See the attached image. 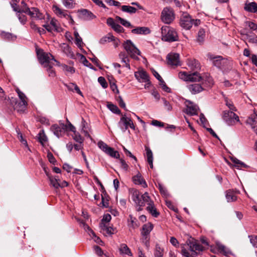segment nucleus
<instances>
[{"label":"nucleus","mask_w":257,"mask_h":257,"mask_svg":"<svg viewBox=\"0 0 257 257\" xmlns=\"http://www.w3.org/2000/svg\"><path fill=\"white\" fill-rule=\"evenodd\" d=\"M132 199L136 205L138 211L142 210V207L147 204V210L153 217H157L159 215V212L157 211L154 202L151 199L147 192H145L141 196L139 191L135 190L132 193Z\"/></svg>","instance_id":"1"},{"label":"nucleus","mask_w":257,"mask_h":257,"mask_svg":"<svg viewBox=\"0 0 257 257\" xmlns=\"http://www.w3.org/2000/svg\"><path fill=\"white\" fill-rule=\"evenodd\" d=\"M204 249V247L199 243L196 242H191L187 245V248H185L184 246L182 247L181 252L182 255L185 257H194Z\"/></svg>","instance_id":"2"},{"label":"nucleus","mask_w":257,"mask_h":257,"mask_svg":"<svg viewBox=\"0 0 257 257\" xmlns=\"http://www.w3.org/2000/svg\"><path fill=\"white\" fill-rule=\"evenodd\" d=\"M200 24L199 19H193L187 13L182 14L180 19V25L181 27L185 30H189L193 25L198 26Z\"/></svg>","instance_id":"3"},{"label":"nucleus","mask_w":257,"mask_h":257,"mask_svg":"<svg viewBox=\"0 0 257 257\" xmlns=\"http://www.w3.org/2000/svg\"><path fill=\"white\" fill-rule=\"evenodd\" d=\"M162 39L166 42H172L178 40L176 30L168 26H164L161 28Z\"/></svg>","instance_id":"4"},{"label":"nucleus","mask_w":257,"mask_h":257,"mask_svg":"<svg viewBox=\"0 0 257 257\" xmlns=\"http://www.w3.org/2000/svg\"><path fill=\"white\" fill-rule=\"evenodd\" d=\"M37 55L40 63L44 67H47L54 62L59 64V62L55 59L53 55L49 53L44 52L42 49L37 50Z\"/></svg>","instance_id":"5"},{"label":"nucleus","mask_w":257,"mask_h":257,"mask_svg":"<svg viewBox=\"0 0 257 257\" xmlns=\"http://www.w3.org/2000/svg\"><path fill=\"white\" fill-rule=\"evenodd\" d=\"M222 118L224 122L228 126H233L236 122L241 124L239 116L233 111L224 110L222 113Z\"/></svg>","instance_id":"6"},{"label":"nucleus","mask_w":257,"mask_h":257,"mask_svg":"<svg viewBox=\"0 0 257 257\" xmlns=\"http://www.w3.org/2000/svg\"><path fill=\"white\" fill-rule=\"evenodd\" d=\"M123 47L131 57L136 60L139 59L138 56L140 55L141 52L131 40H127L125 41L123 44Z\"/></svg>","instance_id":"7"},{"label":"nucleus","mask_w":257,"mask_h":257,"mask_svg":"<svg viewBox=\"0 0 257 257\" xmlns=\"http://www.w3.org/2000/svg\"><path fill=\"white\" fill-rule=\"evenodd\" d=\"M117 125L123 133H124L129 127L134 130H135V125L133 120L130 117L127 116L126 114L121 115Z\"/></svg>","instance_id":"8"},{"label":"nucleus","mask_w":257,"mask_h":257,"mask_svg":"<svg viewBox=\"0 0 257 257\" xmlns=\"http://www.w3.org/2000/svg\"><path fill=\"white\" fill-rule=\"evenodd\" d=\"M175 18L173 9L170 7H165L163 9L161 14V21L166 24H171Z\"/></svg>","instance_id":"9"},{"label":"nucleus","mask_w":257,"mask_h":257,"mask_svg":"<svg viewBox=\"0 0 257 257\" xmlns=\"http://www.w3.org/2000/svg\"><path fill=\"white\" fill-rule=\"evenodd\" d=\"M180 79L185 81L197 82L200 81L202 79L200 74L198 72L188 73L186 72H180L178 73Z\"/></svg>","instance_id":"10"},{"label":"nucleus","mask_w":257,"mask_h":257,"mask_svg":"<svg viewBox=\"0 0 257 257\" xmlns=\"http://www.w3.org/2000/svg\"><path fill=\"white\" fill-rule=\"evenodd\" d=\"M97 146L100 149L107 155L116 159L119 158L118 152L115 151L112 148L109 147L103 141H99L97 143Z\"/></svg>","instance_id":"11"},{"label":"nucleus","mask_w":257,"mask_h":257,"mask_svg":"<svg viewBox=\"0 0 257 257\" xmlns=\"http://www.w3.org/2000/svg\"><path fill=\"white\" fill-rule=\"evenodd\" d=\"M207 56L212 62L213 65L219 69H222L225 64L226 63V60L221 56L208 53Z\"/></svg>","instance_id":"12"},{"label":"nucleus","mask_w":257,"mask_h":257,"mask_svg":"<svg viewBox=\"0 0 257 257\" xmlns=\"http://www.w3.org/2000/svg\"><path fill=\"white\" fill-rule=\"evenodd\" d=\"M22 12L29 15L31 18L35 20H40L44 18V15L37 8H29L27 7L25 9L22 10Z\"/></svg>","instance_id":"13"},{"label":"nucleus","mask_w":257,"mask_h":257,"mask_svg":"<svg viewBox=\"0 0 257 257\" xmlns=\"http://www.w3.org/2000/svg\"><path fill=\"white\" fill-rule=\"evenodd\" d=\"M154 227L153 224L148 222L143 225L141 231V234L143 236V242L145 243L146 245L149 243L150 240V234Z\"/></svg>","instance_id":"14"},{"label":"nucleus","mask_w":257,"mask_h":257,"mask_svg":"<svg viewBox=\"0 0 257 257\" xmlns=\"http://www.w3.org/2000/svg\"><path fill=\"white\" fill-rule=\"evenodd\" d=\"M186 108L185 112L190 115H195L198 114L199 108L198 106L191 102L190 101H186L185 102Z\"/></svg>","instance_id":"15"},{"label":"nucleus","mask_w":257,"mask_h":257,"mask_svg":"<svg viewBox=\"0 0 257 257\" xmlns=\"http://www.w3.org/2000/svg\"><path fill=\"white\" fill-rule=\"evenodd\" d=\"M167 61L169 65L177 66L180 65V56L178 53H170L167 56Z\"/></svg>","instance_id":"16"},{"label":"nucleus","mask_w":257,"mask_h":257,"mask_svg":"<svg viewBox=\"0 0 257 257\" xmlns=\"http://www.w3.org/2000/svg\"><path fill=\"white\" fill-rule=\"evenodd\" d=\"M64 127H66V125L54 124L51 126V130L56 137L59 138L65 132Z\"/></svg>","instance_id":"17"},{"label":"nucleus","mask_w":257,"mask_h":257,"mask_svg":"<svg viewBox=\"0 0 257 257\" xmlns=\"http://www.w3.org/2000/svg\"><path fill=\"white\" fill-rule=\"evenodd\" d=\"M135 76L140 82L148 81L150 79L147 73L143 70L135 72Z\"/></svg>","instance_id":"18"},{"label":"nucleus","mask_w":257,"mask_h":257,"mask_svg":"<svg viewBox=\"0 0 257 257\" xmlns=\"http://www.w3.org/2000/svg\"><path fill=\"white\" fill-rule=\"evenodd\" d=\"M52 9L55 14L60 18H65L67 19L68 18H71V16L69 15L67 11L61 9L56 5H54Z\"/></svg>","instance_id":"19"},{"label":"nucleus","mask_w":257,"mask_h":257,"mask_svg":"<svg viewBox=\"0 0 257 257\" xmlns=\"http://www.w3.org/2000/svg\"><path fill=\"white\" fill-rule=\"evenodd\" d=\"M216 245L217 248L220 252L222 253L224 255L228 256L231 255L234 256V254L231 252L229 248H227L220 242H217Z\"/></svg>","instance_id":"20"},{"label":"nucleus","mask_w":257,"mask_h":257,"mask_svg":"<svg viewBox=\"0 0 257 257\" xmlns=\"http://www.w3.org/2000/svg\"><path fill=\"white\" fill-rule=\"evenodd\" d=\"M189 91L193 94H195L201 92L203 88L200 84L194 83L187 86Z\"/></svg>","instance_id":"21"},{"label":"nucleus","mask_w":257,"mask_h":257,"mask_svg":"<svg viewBox=\"0 0 257 257\" xmlns=\"http://www.w3.org/2000/svg\"><path fill=\"white\" fill-rule=\"evenodd\" d=\"M244 9L246 12L257 14V4L255 2H246Z\"/></svg>","instance_id":"22"},{"label":"nucleus","mask_w":257,"mask_h":257,"mask_svg":"<svg viewBox=\"0 0 257 257\" xmlns=\"http://www.w3.org/2000/svg\"><path fill=\"white\" fill-rule=\"evenodd\" d=\"M133 181L134 183L136 185H141L144 188L147 187L146 182L143 179L140 173H138L133 178Z\"/></svg>","instance_id":"23"},{"label":"nucleus","mask_w":257,"mask_h":257,"mask_svg":"<svg viewBox=\"0 0 257 257\" xmlns=\"http://www.w3.org/2000/svg\"><path fill=\"white\" fill-rule=\"evenodd\" d=\"M119 58L120 59L121 62L124 63V66L128 69H131L130 64V60L128 55L124 52H121L118 55Z\"/></svg>","instance_id":"24"},{"label":"nucleus","mask_w":257,"mask_h":257,"mask_svg":"<svg viewBox=\"0 0 257 257\" xmlns=\"http://www.w3.org/2000/svg\"><path fill=\"white\" fill-rule=\"evenodd\" d=\"M236 192L232 190H228L225 192V197L228 202H234L236 200Z\"/></svg>","instance_id":"25"},{"label":"nucleus","mask_w":257,"mask_h":257,"mask_svg":"<svg viewBox=\"0 0 257 257\" xmlns=\"http://www.w3.org/2000/svg\"><path fill=\"white\" fill-rule=\"evenodd\" d=\"M188 66L192 69H199L200 68V64L197 60L194 59H188L187 61Z\"/></svg>","instance_id":"26"},{"label":"nucleus","mask_w":257,"mask_h":257,"mask_svg":"<svg viewBox=\"0 0 257 257\" xmlns=\"http://www.w3.org/2000/svg\"><path fill=\"white\" fill-rule=\"evenodd\" d=\"M14 102L15 103V104L14 105V108L17 110L18 112L24 111L27 105H25V106H23L22 105L23 100H21L20 102H17L16 101V99H14L11 100L12 103H13Z\"/></svg>","instance_id":"27"},{"label":"nucleus","mask_w":257,"mask_h":257,"mask_svg":"<svg viewBox=\"0 0 257 257\" xmlns=\"http://www.w3.org/2000/svg\"><path fill=\"white\" fill-rule=\"evenodd\" d=\"M145 150L146 151V155L147 157V161L150 166V168L153 169V153L151 150L148 147H145Z\"/></svg>","instance_id":"28"},{"label":"nucleus","mask_w":257,"mask_h":257,"mask_svg":"<svg viewBox=\"0 0 257 257\" xmlns=\"http://www.w3.org/2000/svg\"><path fill=\"white\" fill-rule=\"evenodd\" d=\"M47 176H48L49 180L50 182V185L53 187L55 189L59 188L61 185L58 182V179H57L55 177H53L52 176H50L48 173H46Z\"/></svg>","instance_id":"29"},{"label":"nucleus","mask_w":257,"mask_h":257,"mask_svg":"<svg viewBox=\"0 0 257 257\" xmlns=\"http://www.w3.org/2000/svg\"><path fill=\"white\" fill-rule=\"evenodd\" d=\"M100 226L103 233L108 235L113 234V228L111 226H108L106 223H100Z\"/></svg>","instance_id":"30"},{"label":"nucleus","mask_w":257,"mask_h":257,"mask_svg":"<svg viewBox=\"0 0 257 257\" xmlns=\"http://www.w3.org/2000/svg\"><path fill=\"white\" fill-rule=\"evenodd\" d=\"M133 34H147L150 33V30L147 27H138L132 30Z\"/></svg>","instance_id":"31"},{"label":"nucleus","mask_w":257,"mask_h":257,"mask_svg":"<svg viewBox=\"0 0 257 257\" xmlns=\"http://www.w3.org/2000/svg\"><path fill=\"white\" fill-rule=\"evenodd\" d=\"M81 119H82L81 124V131L84 133V135L86 137L90 138V136L89 135V133H88L89 128L87 125V123L83 117H82Z\"/></svg>","instance_id":"32"},{"label":"nucleus","mask_w":257,"mask_h":257,"mask_svg":"<svg viewBox=\"0 0 257 257\" xmlns=\"http://www.w3.org/2000/svg\"><path fill=\"white\" fill-rule=\"evenodd\" d=\"M231 161L234 163V166L237 169H241L243 168H246L248 167V166L245 164L243 162L240 161L238 159L236 158H231Z\"/></svg>","instance_id":"33"},{"label":"nucleus","mask_w":257,"mask_h":257,"mask_svg":"<svg viewBox=\"0 0 257 257\" xmlns=\"http://www.w3.org/2000/svg\"><path fill=\"white\" fill-rule=\"evenodd\" d=\"M128 226L130 228L133 229H135L138 227L137 219L131 214L129 215V219H128Z\"/></svg>","instance_id":"34"},{"label":"nucleus","mask_w":257,"mask_h":257,"mask_svg":"<svg viewBox=\"0 0 257 257\" xmlns=\"http://www.w3.org/2000/svg\"><path fill=\"white\" fill-rule=\"evenodd\" d=\"M61 49L64 53H65L67 56L70 57H73L74 54L71 50V48L66 44H63L61 46Z\"/></svg>","instance_id":"35"},{"label":"nucleus","mask_w":257,"mask_h":257,"mask_svg":"<svg viewBox=\"0 0 257 257\" xmlns=\"http://www.w3.org/2000/svg\"><path fill=\"white\" fill-rule=\"evenodd\" d=\"M121 10L122 12L128 13L130 14H135L137 9L130 6L123 5L121 6Z\"/></svg>","instance_id":"36"},{"label":"nucleus","mask_w":257,"mask_h":257,"mask_svg":"<svg viewBox=\"0 0 257 257\" xmlns=\"http://www.w3.org/2000/svg\"><path fill=\"white\" fill-rule=\"evenodd\" d=\"M50 25L53 27L54 31L60 32L62 31V28L59 26V24L55 19H52L50 22Z\"/></svg>","instance_id":"37"},{"label":"nucleus","mask_w":257,"mask_h":257,"mask_svg":"<svg viewBox=\"0 0 257 257\" xmlns=\"http://www.w3.org/2000/svg\"><path fill=\"white\" fill-rule=\"evenodd\" d=\"M1 37L8 41H14L16 39V36L12 33L3 32L1 33Z\"/></svg>","instance_id":"38"},{"label":"nucleus","mask_w":257,"mask_h":257,"mask_svg":"<svg viewBox=\"0 0 257 257\" xmlns=\"http://www.w3.org/2000/svg\"><path fill=\"white\" fill-rule=\"evenodd\" d=\"M205 37V31L203 29H200L198 32L197 37V41L201 44L202 43Z\"/></svg>","instance_id":"39"},{"label":"nucleus","mask_w":257,"mask_h":257,"mask_svg":"<svg viewBox=\"0 0 257 257\" xmlns=\"http://www.w3.org/2000/svg\"><path fill=\"white\" fill-rule=\"evenodd\" d=\"M119 251L121 253L126 254L128 255H132L131 250L126 244L122 243L120 244L119 247Z\"/></svg>","instance_id":"40"},{"label":"nucleus","mask_w":257,"mask_h":257,"mask_svg":"<svg viewBox=\"0 0 257 257\" xmlns=\"http://www.w3.org/2000/svg\"><path fill=\"white\" fill-rule=\"evenodd\" d=\"M74 35L75 38V44L78 48H81L83 46V44L82 38L80 37L79 33L77 31H74Z\"/></svg>","instance_id":"41"},{"label":"nucleus","mask_w":257,"mask_h":257,"mask_svg":"<svg viewBox=\"0 0 257 257\" xmlns=\"http://www.w3.org/2000/svg\"><path fill=\"white\" fill-rule=\"evenodd\" d=\"M81 14L85 19L87 20H92L95 18V16L91 12L85 9L82 10Z\"/></svg>","instance_id":"42"},{"label":"nucleus","mask_w":257,"mask_h":257,"mask_svg":"<svg viewBox=\"0 0 257 257\" xmlns=\"http://www.w3.org/2000/svg\"><path fill=\"white\" fill-rule=\"evenodd\" d=\"M107 107L113 113L118 114H120V111L116 105L111 103L108 102Z\"/></svg>","instance_id":"43"},{"label":"nucleus","mask_w":257,"mask_h":257,"mask_svg":"<svg viewBox=\"0 0 257 257\" xmlns=\"http://www.w3.org/2000/svg\"><path fill=\"white\" fill-rule=\"evenodd\" d=\"M112 40H114V36L109 33L107 36L101 38L99 40V43L104 44L106 42H111Z\"/></svg>","instance_id":"44"},{"label":"nucleus","mask_w":257,"mask_h":257,"mask_svg":"<svg viewBox=\"0 0 257 257\" xmlns=\"http://www.w3.org/2000/svg\"><path fill=\"white\" fill-rule=\"evenodd\" d=\"M22 10L21 11H18L16 14L17 16L20 21V22L22 24L24 25L26 24L27 19V17L23 14Z\"/></svg>","instance_id":"45"},{"label":"nucleus","mask_w":257,"mask_h":257,"mask_svg":"<svg viewBox=\"0 0 257 257\" xmlns=\"http://www.w3.org/2000/svg\"><path fill=\"white\" fill-rule=\"evenodd\" d=\"M248 39V42L257 44V36L254 35H250L248 33H246L243 34Z\"/></svg>","instance_id":"46"},{"label":"nucleus","mask_w":257,"mask_h":257,"mask_svg":"<svg viewBox=\"0 0 257 257\" xmlns=\"http://www.w3.org/2000/svg\"><path fill=\"white\" fill-rule=\"evenodd\" d=\"M116 20L118 21L122 25L127 28H132L131 24L127 20L123 19L120 17L116 16Z\"/></svg>","instance_id":"47"},{"label":"nucleus","mask_w":257,"mask_h":257,"mask_svg":"<svg viewBox=\"0 0 257 257\" xmlns=\"http://www.w3.org/2000/svg\"><path fill=\"white\" fill-rule=\"evenodd\" d=\"M89 230V235L92 237V239L94 240L95 242H96L97 243L99 244H101V243L102 242V240L100 239V238L97 236L94 231L90 229L89 227H88Z\"/></svg>","instance_id":"48"},{"label":"nucleus","mask_w":257,"mask_h":257,"mask_svg":"<svg viewBox=\"0 0 257 257\" xmlns=\"http://www.w3.org/2000/svg\"><path fill=\"white\" fill-rule=\"evenodd\" d=\"M16 91L18 94V96L19 97V98L21 100H23V104L22 105L23 106H25V105H27V102L26 100V96L25 94L23 93L22 91H21L19 89H16Z\"/></svg>","instance_id":"49"},{"label":"nucleus","mask_w":257,"mask_h":257,"mask_svg":"<svg viewBox=\"0 0 257 257\" xmlns=\"http://www.w3.org/2000/svg\"><path fill=\"white\" fill-rule=\"evenodd\" d=\"M72 137L73 139L78 143H83L84 139L81 136L79 133L76 131L73 133Z\"/></svg>","instance_id":"50"},{"label":"nucleus","mask_w":257,"mask_h":257,"mask_svg":"<svg viewBox=\"0 0 257 257\" xmlns=\"http://www.w3.org/2000/svg\"><path fill=\"white\" fill-rule=\"evenodd\" d=\"M16 132L18 135V138L19 140V141L23 144L24 145H25L26 147H28V143L27 141L23 138V135L22 133H21L20 130L18 128H16Z\"/></svg>","instance_id":"51"},{"label":"nucleus","mask_w":257,"mask_h":257,"mask_svg":"<svg viewBox=\"0 0 257 257\" xmlns=\"http://www.w3.org/2000/svg\"><path fill=\"white\" fill-rule=\"evenodd\" d=\"M225 104L229 109V111H236L237 110L236 107L234 106L232 101L227 99V98L225 99Z\"/></svg>","instance_id":"52"},{"label":"nucleus","mask_w":257,"mask_h":257,"mask_svg":"<svg viewBox=\"0 0 257 257\" xmlns=\"http://www.w3.org/2000/svg\"><path fill=\"white\" fill-rule=\"evenodd\" d=\"M38 140L41 144L43 145L47 142V139L45 135L44 134L43 131L40 132L38 135Z\"/></svg>","instance_id":"53"},{"label":"nucleus","mask_w":257,"mask_h":257,"mask_svg":"<svg viewBox=\"0 0 257 257\" xmlns=\"http://www.w3.org/2000/svg\"><path fill=\"white\" fill-rule=\"evenodd\" d=\"M54 65V64L53 63L50 64V66H48L47 67H45L46 68L49 76L52 77H54L55 76V72L53 69V66Z\"/></svg>","instance_id":"54"},{"label":"nucleus","mask_w":257,"mask_h":257,"mask_svg":"<svg viewBox=\"0 0 257 257\" xmlns=\"http://www.w3.org/2000/svg\"><path fill=\"white\" fill-rule=\"evenodd\" d=\"M155 257H163V249L157 245L154 252Z\"/></svg>","instance_id":"55"},{"label":"nucleus","mask_w":257,"mask_h":257,"mask_svg":"<svg viewBox=\"0 0 257 257\" xmlns=\"http://www.w3.org/2000/svg\"><path fill=\"white\" fill-rule=\"evenodd\" d=\"M66 86L67 88L70 90H73V89L79 94H81V92L79 88V87L77 86V85H76L74 83H70L68 85H66Z\"/></svg>","instance_id":"56"},{"label":"nucleus","mask_w":257,"mask_h":257,"mask_svg":"<svg viewBox=\"0 0 257 257\" xmlns=\"http://www.w3.org/2000/svg\"><path fill=\"white\" fill-rule=\"evenodd\" d=\"M62 68L63 70L66 72L70 73L71 74H73L75 72V69L73 67L64 64L62 66Z\"/></svg>","instance_id":"57"},{"label":"nucleus","mask_w":257,"mask_h":257,"mask_svg":"<svg viewBox=\"0 0 257 257\" xmlns=\"http://www.w3.org/2000/svg\"><path fill=\"white\" fill-rule=\"evenodd\" d=\"M248 237L250 239V242L254 247H257V236L256 235H249Z\"/></svg>","instance_id":"58"},{"label":"nucleus","mask_w":257,"mask_h":257,"mask_svg":"<svg viewBox=\"0 0 257 257\" xmlns=\"http://www.w3.org/2000/svg\"><path fill=\"white\" fill-rule=\"evenodd\" d=\"M246 25L247 26L249 29L252 31L257 30V25L254 23L250 21H247L245 23Z\"/></svg>","instance_id":"59"},{"label":"nucleus","mask_w":257,"mask_h":257,"mask_svg":"<svg viewBox=\"0 0 257 257\" xmlns=\"http://www.w3.org/2000/svg\"><path fill=\"white\" fill-rule=\"evenodd\" d=\"M162 100L163 101L165 108L168 111L171 110L172 107L169 102L165 98H162Z\"/></svg>","instance_id":"60"},{"label":"nucleus","mask_w":257,"mask_h":257,"mask_svg":"<svg viewBox=\"0 0 257 257\" xmlns=\"http://www.w3.org/2000/svg\"><path fill=\"white\" fill-rule=\"evenodd\" d=\"M98 81L103 88H106L107 87V83L104 77H98Z\"/></svg>","instance_id":"61"},{"label":"nucleus","mask_w":257,"mask_h":257,"mask_svg":"<svg viewBox=\"0 0 257 257\" xmlns=\"http://www.w3.org/2000/svg\"><path fill=\"white\" fill-rule=\"evenodd\" d=\"M160 85L165 91L167 92H171V89L166 85V83L163 79L160 81Z\"/></svg>","instance_id":"62"},{"label":"nucleus","mask_w":257,"mask_h":257,"mask_svg":"<svg viewBox=\"0 0 257 257\" xmlns=\"http://www.w3.org/2000/svg\"><path fill=\"white\" fill-rule=\"evenodd\" d=\"M81 60L84 65L90 68V69H93L92 64L89 62V61L83 55H81Z\"/></svg>","instance_id":"63"},{"label":"nucleus","mask_w":257,"mask_h":257,"mask_svg":"<svg viewBox=\"0 0 257 257\" xmlns=\"http://www.w3.org/2000/svg\"><path fill=\"white\" fill-rule=\"evenodd\" d=\"M111 219V216L109 214H104L103 218L101 220V223H108Z\"/></svg>","instance_id":"64"}]
</instances>
